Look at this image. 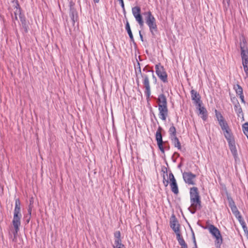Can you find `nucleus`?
Instances as JSON below:
<instances>
[{"label": "nucleus", "mask_w": 248, "mask_h": 248, "mask_svg": "<svg viewBox=\"0 0 248 248\" xmlns=\"http://www.w3.org/2000/svg\"><path fill=\"white\" fill-rule=\"evenodd\" d=\"M99 0H94L95 2H98Z\"/></svg>", "instance_id": "c03bdc74"}, {"label": "nucleus", "mask_w": 248, "mask_h": 248, "mask_svg": "<svg viewBox=\"0 0 248 248\" xmlns=\"http://www.w3.org/2000/svg\"><path fill=\"white\" fill-rule=\"evenodd\" d=\"M233 214L234 215V216L237 219H240V218L242 217L239 211L236 212L235 214Z\"/></svg>", "instance_id": "473e14b6"}, {"label": "nucleus", "mask_w": 248, "mask_h": 248, "mask_svg": "<svg viewBox=\"0 0 248 248\" xmlns=\"http://www.w3.org/2000/svg\"><path fill=\"white\" fill-rule=\"evenodd\" d=\"M234 110L239 116H240V114L243 115L242 109L238 102L234 105Z\"/></svg>", "instance_id": "5701e85b"}, {"label": "nucleus", "mask_w": 248, "mask_h": 248, "mask_svg": "<svg viewBox=\"0 0 248 248\" xmlns=\"http://www.w3.org/2000/svg\"><path fill=\"white\" fill-rule=\"evenodd\" d=\"M240 98L241 99V102L244 104H245V101L244 100V96L243 94L239 95Z\"/></svg>", "instance_id": "4c0bfd02"}, {"label": "nucleus", "mask_w": 248, "mask_h": 248, "mask_svg": "<svg viewBox=\"0 0 248 248\" xmlns=\"http://www.w3.org/2000/svg\"><path fill=\"white\" fill-rule=\"evenodd\" d=\"M170 226L173 231L175 232L176 235L180 233L179 224L175 217L173 215L171 217L170 221Z\"/></svg>", "instance_id": "f8f14e48"}, {"label": "nucleus", "mask_w": 248, "mask_h": 248, "mask_svg": "<svg viewBox=\"0 0 248 248\" xmlns=\"http://www.w3.org/2000/svg\"><path fill=\"white\" fill-rule=\"evenodd\" d=\"M170 139H171V141H172L173 144L174 145V146L175 147H177L178 150H181V143H180L178 139L177 138V137L176 136L175 137H172Z\"/></svg>", "instance_id": "aec40b11"}, {"label": "nucleus", "mask_w": 248, "mask_h": 248, "mask_svg": "<svg viewBox=\"0 0 248 248\" xmlns=\"http://www.w3.org/2000/svg\"><path fill=\"white\" fill-rule=\"evenodd\" d=\"M191 95V99L194 101V104L197 106V107H200L201 105V97L199 93L197 91L192 90L190 91Z\"/></svg>", "instance_id": "ddd939ff"}, {"label": "nucleus", "mask_w": 248, "mask_h": 248, "mask_svg": "<svg viewBox=\"0 0 248 248\" xmlns=\"http://www.w3.org/2000/svg\"><path fill=\"white\" fill-rule=\"evenodd\" d=\"M197 108L199 109V114L202 115L201 117L202 119L205 121L207 119V117L206 109L203 107H202L201 105H200V107H197Z\"/></svg>", "instance_id": "2eb2a0df"}, {"label": "nucleus", "mask_w": 248, "mask_h": 248, "mask_svg": "<svg viewBox=\"0 0 248 248\" xmlns=\"http://www.w3.org/2000/svg\"><path fill=\"white\" fill-rule=\"evenodd\" d=\"M207 229L210 233L216 238L215 246L217 248H220L223 240L219 230L214 225H209Z\"/></svg>", "instance_id": "39448f33"}, {"label": "nucleus", "mask_w": 248, "mask_h": 248, "mask_svg": "<svg viewBox=\"0 0 248 248\" xmlns=\"http://www.w3.org/2000/svg\"><path fill=\"white\" fill-rule=\"evenodd\" d=\"M147 16L146 17L145 20L146 23L149 27L150 31L152 35L154 36L155 33L157 31V27L156 23V20L151 12L149 11L146 13Z\"/></svg>", "instance_id": "20e7f679"}, {"label": "nucleus", "mask_w": 248, "mask_h": 248, "mask_svg": "<svg viewBox=\"0 0 248 248\" xmlns=\"http://www.w3.org/2000/svg\"><path fill=\"white\" fill-rule=\"evenodd\" d=\"M230 2V0H223L224 3H227L228 4H229Z\"/></svg>", "instance_id": "79ce46f5"}, {"label": "nucleus", "mask_w": 248, "mask_h": 248, "mask_svg": "<svg viewBox=\"0 0 248 248\" xmlns=\"http://www.w3.org/2000/svg\"><path fill=\"white\" fill-rule=\"evenodd\" d=\"M122 8H123V10L124 11V5L123 0H118Z\"/></svg>", "instance_id": "c9c22d12"}, {"label": "nucleus", "mask_w": 248, "mask_h": 248, "mask_svg": "<svg viewBox=\"0 0 248 248\" xmlns=\"http://www.w3.org/2000/svg\"><path fill=\"white\" fill-rule=\"evenodd\" d=\"M190 206L188 208L191 213L194 214L197 210L201 208V201L198 189L196 187H193L190 189Z\"/></svg>", "instance_id": "f257e3e1"}, {"label": "nucleus", "mask_w": 248, "mask_h": 248, "mask_svg": "<svg viewBox=\"0 0 248 248\" xmlns=\"http://www.w3.org/2000/svg\"><path fill=\"white\" fill-rule=\"evenodd\" d=\"M238 221L239 222L240 224H241V225L242 226L246 225L245 221L244 220V219L242 218V217H241L240 218V219H237Z\"/></svg>", "instance_id": "7c9ffc66"}, {"label": "nucleus", "mask_w": 248, "mask_h": 248, "mask_svg": "<svg viewBox=\"0 0 248 248\" xmlns=\"http://www.w3.org/2000/svg\"><path fill=\"white\" fill-rule=\"evenodd\" d=\"M169 178L170 180V182H172V181H176L174 177V175L173 174H172V173L171 172H170L169 173Z\"/></svg>", "instance_id": "c756f323"}, {"label": "nucleus", "mask_w": 248, "mask_h": 248, "mask_svg": "<svg viewBox=\"0 0 248 248\" xmlns=\"http://www.w3.org/2000/svg\"><path fill=\"white\" fill-rule=\"evenodd\" d=\"M140 72L141 73L140 69ZM140 74L142 78V83L145 88L144 93L146 96L147 100H148L150 98L151 93L149 76L148 75L145 74Z\"/></svg>", "instance_id": "0eeeda50"}, {"label": "nucleus", "mask_w": 248, "mask_h": 248, "mask_svg": "<svg viewBox=\"0 0 248 248\" xmlns=\"http://www.w3.org/2000/svg\"><path fill=\"white\" fill-rule=\"evenodd\" d=\"M244 232H245V233L246 234V235H247V237H248V228L247 227V225H245L243 226L242 227Z\"/></svg>", "instance_id": "2f4dec72"}, {"label": "nucleus", "mask_w": 248, "mask_h": 248, "mask_svg": "<svg viewBox=\"0 0 248 248\" xmlns=\"http://www.w3.org/2000/svg\"><path fill=\"white\" fill-rule=\"evenodd\" d=\"M15 9H16L14 11L15 16L13 17V19L17 20V16H21V9L19 7V5L18 2H16V5H15Z\"/></svg>", "instance_id": "a211bd4d"}, {"label": "nucleus", "mask_w": 248, "mask_h": 248, "mask_svg": "<svg viewBox=\"0 0 248 248\" xmlns=\"http://www.w3.org/2000/svg\"><path fill=\"white\" fill-rule=\"evenodd\" d=\"M139 33H140V38L141 40L142 41H143V36H142V34H141L140 31Z\"/></svg>", "instance_id": "a19ab883"}, {"label": "nucleus", "mask_w": 248, "mask_h": 248, "mask_svg": "<svg viewBox=\"0 0 248 248\" xmlns=\"http://www.w3.org/2000/svg\"><path fill=\"white\" fill-rule=\"evenodd\" d=\"M234 89L238 95L243 94L242 88L238 84L234 86Z\"/></svg>", "instance_id": "a878e982"}, {"label": "nucleus", "mask_w": 248, "mask_h": 248, "mask_svg": "<svg viewBox=\"0 0 248 248\" xmlns=\"http://www.w3.org/2000/svg\"><path fill=\"white\" fill-rule=\"evenodd\" d=\"M193 242H194V247L193 248H197V244H196V239H195V236H194V233H193Z\"/></svg>", "instance_id": "e433bc0d"}, {"label": "nucleus", "mask_w": 248, "mask_h": 248, "mask_svg": "<svg viewBox=\"0 0 248 248\" xmlns=\"http://www.w3.org/2000/svg\"><path fill=\"white\" fill-rule=\"evenodd\" d=\"M163 183H164V185H165V186H168V181H166V183H165V182L164 181H163Z\"/></svg>", "instance_id": "37998d69"}, {"label": "nucleus", "mask_w": 248, "mask_h": 248, "mask_svg": "<svg viewBox=\"0 0 248 248\" xmlns=\"http://www.w3.org/2000/svg\"><path fill=\"white\" fill-rule=\"evenodd\" d=\"M162 128L159 126L155 133V140L157 141V144L159 150L162 153H164V148L163 146V141L161 134Z\"/></svg>", "instance_id": "9d476101"}, {"label": "nucleus", "mask_w": 248, "mask_h": 248, "mask_svg": "<svg viewBox=\"0 0 248 248\" xmlns=\"http://www.w3.org/2000/svg\"><path fill=\"white\" fill-rule=\"evenodd\" d=\"M216 116L218 122L222 121L224 120L222 114L218 112L217 110H215Z\"/></svg>", "instance_id": "bb28decb"}, {"label": "nucleus", "mask_w": 248, "mask_h": 248, "mask_svg": "<svg viewBox=\"0 0 248 248\" xmlns=\"http://www.w3.org/2000/svg\"><path fill=\"white\" fill-rule=\"evenodd\" d=\"M114 243H122L121 238V232L120 231H116L114 233Z\"/></svg>", "instance_id": "4be33fe9"}, {"label": "nucleus", "mask_w": 248, "mask_h": 248, "mask_svg": "<svg viewBox=\"0 0 248 248\" xmlns=\"http://www.w3.org/2000/svg\"><path fill=\"white\" fill-rule=\"evenodd\" d=\"M30 202H31V201H30ZM32 207V205L31 204V203H30V205H29V208H28V213H29L30 216H31V214Z\"/></svg>", "instance_id": "f704fd0d"}, {"label": "nucleus", "mask_w": 248, "mask_h": 248, "mask_svg": "<svg viewBox=\"0 0 248 248\" xmlns=\"http://www.w3.org/2000/svg\"><path fill=\"white\" fill-rule=\"evenodd\" d=\"M147 72L148 73H152V76L153 77V78H155V79H156V78L155 77L154 74V72L152 70H147Z\"/></svg>", "instance_id": "ea45409f"}, {"label": "nucleus", "mask_w": 248, "mask_h": 248, "mask_svg": "<svg viewBox=\"0 0 248 248\" xmlns=\"http://www.w3.org/2000/svg\"><path fill=\"white\" fill-rule=\"evenodd\" d=\"M176 238L179 245L181 246V248H188L187 244L186 243L180 233L177 234V235H176Z\"/></svg>", "instance_id": "dca6fc26"}, {"label": "nucleus", "mask_w": 248, "mask_h": 248, "mask_svg": "<svg viewBox=\"0 0 248 248\" xmlns=\"http://www.w3.org/2000/svg\"><path fill=\"white\" fill-rule=\"evenodd\" d=\"M183 177L186 183L189 185H195L196 175L191 172H184L183 173Z\"/></svg>", "instance_id": "9b49d317"}, {"label": "nucleus", "mask_w": 248, "mask_h": 248, "mask_svg": "<svg viewBox=\"0 0 248 248\" xmlns=\"http://www.w3.org/2000/svg\"><path fill=\"white\" fill-rule=\"evenodd\" d=\"M19 18H20L21 22L22 24H24L25 22V18L22 16L21 14V16H19Z\"/></svg>", "instance_id": "58836bf2"}, {"label": "nucleus", "mask_w": 248, "mask_h": 248, "mask_svg": "<svg viewBox=\"0 0 248 248\" xmlns=\"http://www.w3.org/2000/svg\"><path fill=\"white\" fill-rule=\"evenodd\" d=\"M218 123L223 131L230 128L227 122L225 120L218 122Z\"/></svg>", "instance_id": "b1692460"}, {"label": "nucleus", "mask_w": 248, "mask_h": 248, "mask_svg": "<svg viewBox=\"0 0 248 248\" xmlns=\"http://www.w3.org/2000/svg\"><path fill=\"white\" fill-rule=\"evenodd\" d=\"M241 56L244 71L248 77V49L245 46V44H240Z\"/></svg>", "instance_id": "423d86ee"}, {"label": "nucleus", "mask_w": 248, "mask_h": 248, "mask_svg": "<svg viewBox=\"0 0 248 248\" xmlns=\"http://www.w3.org/2000/svg\"><path fill=\"white\" fill-rule=\"evenodd\" d=\"M22 215L20 213V202L18 199H17L15 201L14 217L12 221L13 225L15 229V231L13 232L15 237L16 236L19 231V226L21 224L20 219Z\"/></svg>", "instance_id": "f03ea898"}, {"label": "nucleus", "mask_w": 248, "mask_h": 248, "mask_svg": "<svg viewBox=\"0 0 248 248\" xmlns=\"http://www.w3.org/2000/svg\"><path fill=\"white\" fill-rule=\"evenodd\" d=\"M155 72L159 78L164 83L168 81L167 74L163 66L160 64H156L155 66Z\"/></svg>", "instance_id": "6e6552de"}, {"label": "nucleus", "mask_w": 248, "mask_h": 248, "mask_svg": "<svg viewBox=\"0 0 248 248\" xmlns=\"http://www.w3.org/2000/svg\"><path fill=\"white\" fill-rule=\"evenodd\" d=\"M233 214H235L236 212L238 211L237 207L235 206L234 207H232L231 208Z\"/></svg>", "instance_id": "72a5a7b5"}, {"label": "nucleus", "mask_w": 248, "mask_h": 248, "mask_svg": "<svg viewBox=\"0 0 248 248\" xmlns=\"http://www.w3.org/2000/svg\"><path fill=\"white\" fill-rule=\"evenodd\" d=\"M170 186L171 191L175 194H177L179 192L178 188L176 181L170 182Z\"/></svg>", "instance_id": "6ab92c4d"}, {"label": "nucleus", "mask_w": 248, "mask_h": 248, "mask_svg": "<svg viewBox=\"0 0 248 248\" xmlns=\"http://www.w3.org/2000/svg\"><path fill=\"white\" fill-rule=\"evenodd\" d=\"M159 114L160 119L165 121L168 115L167 98L164 94H160L157 98Z\"/></svg>", "instance_id": "7ed1b4c3"}, {"label": "nucleus", "mask_w": 248, "mask_h": 248, "mask_svg": "<svg viewBox=\"0 0 248 248\" xmlns=\"http://www.w3.org/2000/svg\"><path fill=\"white\" fill-rule=\"evenodd\" d=\"M169 132L170 135V138L175 137L176 136V131L175 127L172 125L169 129Z\"/></svg>", "instance_id": "393cba45"}, {"label": "nucleus", "mask_w": 248, "mask_h": 248, "mask_svg": "<svg viewBox=\"0 0 248 248\" xmlns=\"http://www.w3.org/2000/svg\"><path fill=\"white\" fill-rule=\"evenodd\" d=\"M223 134L228 142H231V141L234 140L230 128L223 131Z\"/></svg>", "instance_id": "4468645a"}, {"label": "nucleus", "mask_w": 248, "mask_h": 248, "mask_svg": "<svg viewBox=\"0 0 248 248\" xmlns=\"http://www.w3.org/2000/svg\"><path fill=\"white\" fill-rule=\"evenodd\" d=\"M132 14L140 27H142L144 22L140 15V7L135 6L132 9Z\"/></svg>", "instance_id": "1a4fd4ad"}, {"label": "nucleus", "mask_w": 248, "mask_h": 248, "mask_svg": "<svg viewBox=\"0 0 248 248\" xmlns=\"http://www.w3.org/2000/svg\"><path fill=\"white\" fill-rule=\"evenodd\" d=\"M228 201H229V205L230 208L236 206L234 201L232 200V198H228Z\"/></svg>", "instance_id": "c85d7f7f"}, {"label": "nucleus", "mask_w": 248, "mask_h": 248, "mask_svg": "<svg viewBox=\"0 0 248 248\" xmlns=\"http://www.w3.org/2000/svg\"><path fill=\"white\" fill-rule=\"evenodd\" d=\"M113 248H125V246L122 243H114Z\"/></svg>", "instance_id": "cd10ccee"}, {"label": "nucleus", "mask_w": 248, "mask_h": 248, "mask_svg": "<svg viewBox=\"0 0 248 248\" xmlns=\"http://www.w3.org/2000/svg\"><path fill=\"white\" fill-rule=\"evenodd\" d=\"M228 144L232 154L233 156H235L237 155V150L235 147L234 140L231 141V142H228Z\"/></svg>", "instance_id": "f3484780"}, {"label": "nucleus", "mask_w": 248, "mask_h": 248, "mask_svg": "<svg viewBox=\"0 0 248 248\" xmlns=\"http://www.w3.org/2000/svg\"><path fill=\"white\" fill-rule=\"evenodd\" d=\"M125 30H126L128 35L130 37V40L131 42H134V37L130 29V25L128 21H126V25H125Z\"/></svg>", "instance_id": "412c9836"}]
</instances>
